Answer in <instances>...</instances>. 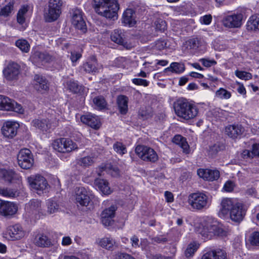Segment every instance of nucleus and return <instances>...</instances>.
<instances>
[{"instance_id": "1", "label": "nucleus", "mask_w": 259, "mask_h": 259, "mask_svg": "<svg viewBox=\"0 0 259 259\" xmlns=\"http://www.w3.org/2000/svg\"><path fill=\"white\" fill-rule=\"evenodd\" d=\"M246 212V209L242 203L236 202L231 198H226L221 201L219 215L220 217H226L229 214L232 221L239 224L243 221Z\"/></svg>"}, {"instance_id": "2", "label": "nucleus", "mask_w": 259, "mask_h": 259, "mask_svg": "<svg viewBox=\"0 0 259 259\" xmlns=\"http://www.w3.org/2000/svg\"><path fill=\"white\" fill-rule=\"evenodd\" d=\"M93 7L96 13L107 19H117L119 7L117 0H93Z\"/></svg>"}, {"instance_id": "3", "label": "nucleus", "mask_w": 259, "mask_h": 259, "mask_svg": "<svg viewBox=\"0 0 259 259\" xmlns=\"http://www.w3.org/2000/svg\"><path fill=\"white\" fill-rule=\"evenodd\" d=\"M174 107L176 114L185 120L192 119L198 114L196 107L184 98L177 100L174 103Z\"/></svg>"}, {"instance_id": "4", "label": "nucleus", "mask_w": 259, "mask_h": 259, "mask_svg": "<svg viewBox=\"0 0 259 259\" xmlns=\"http://www.w3.org/2000/svg\"><path fill=\"white\" fill-rule=\"evenodd\" d=\"M200 234L205 239H211L214 237H226L228 232L218 225L207 224L203 227Z\"/></svg>"}, {"instance_id": "5", "label": "nucleus", "mask_w": 259, "mask_h": 259, "mask_svg": "<svg viewBox=\"0 0 259 259\" xmlns=\"http://www.w3.org/2000/svg\"><path fill=\"white\" fill-rule=\"evenodd\" d=\"M27 180L30 187L39 194L46 190L49 186L46 178L39 174L31 175Z\"/></svg>"}, {"instance_id": "6", "label": "nucleus", "mask_w": 259, "mask_h": 259, "mask_svg": "<svg viewBox=\"0 0 259 259\" xmlns=\"http://www.w3.org/2000/svg\"><path fill=\"white\" fill-rule=\"evenodd\" d=\"M62 5L63 2L62 0H49L48 11L46 16V19L47 22H53L59 18L61 13Z\"/></svg>"}, {"instance_id": "7", "label": "nucleus", "mask_w": 259, "mask_h": 259, "mask_svg": "<svg viewBox=\"0 0 259 259\" xmlns=\"http://www.w3.org/2000/svg\"><path fill=\"white\" fill-rule=\"evenodd\" d=\"M54 149L61 153H68L78 148L77 144L71 140L62 138L54 141Z\"/></svg>"}, {"instance_id": "8", "label": "nucleus", "mask_w": 259, "mask_h": 259, "mask_svg": "<svg viewBox=\"0 0 259 259\" xmlns=\"http://www.w3.org/2000/svg\"><path fill=\"white\" fill-rule=\"evenodd\" d=\"M17 161L19 166L22 169H29L34 164L33 156L28 149H21L17 155Z\"/></svg>"}, {"instance_id": "9", "label": "nucleus", "mask_w": 259, "mask_h": 259, "mask_svg": "<svg viewBox=\"0 0 259 259\" xmlns=\"http://www.w3.org/2000/svg\"><path fill=\"white\" fill-rule=\"evenodd\" d=\"M135 152L137 155L144 161L155 162L158 159L156 152L152 148L146 146H137L136 147Z\"/></svg>"}, {"instance_id": "10", "label": "nucleus", "mask_w": 259, "mask_h": 259, "mask_svg": "<svg viewBox=\"0 0 259 259\" xmlns=\"http://www.w3.org/2000/svg\"><path fill=\"white\" fill-rule=\"evenodd\" d=\"M72 25L76 29L80 30L82 33L87 31V25L83 18V12L80 9L73 8L70 11Z\"/></svg>"}, {"instance_id": "11", "label": "nucleus", "mask_w": 259, "mask_h": 259, "mask_svg": "<svg viewBox=\"0 0 259 259\" xmlns=\"http://www.w3.org/2000/svg\"><path fill=\"white\" fill-rule=\"evenodd\" d=\"M188 203L193 208L200 210L207 206L208 197L202 193H192L188 197Z\"/></svg>"}, {"instance_id": "12", "label": "nucleus", "mask_w": 259, "mask_h": 259, "mask_svg": "<svg viewBox=\"0 0 259 259\" xmlns=\"http://www.w3.org/2000/svg\"><path fill=\"white\" fill-rule=\"evenodd\" d=\"M0 110L13 111L19 113H22L24 110L21 104L14 100L0 95Z\"/></svg>"}, {"instance_id": "13", "label": "nucleus", "mask_w": 259, "mask_h": 259, "mask_svg": "<svg viewBox=\"0 0 259 259\" xmlns=\"http://www.w3.org/2000/svg\"><path fill=\"white\" fill-rule=\"evenodd\" d=\"M76 203L81 206H87L91 202L93 195L84 187H78L75 189Z\"/></svg>"}, {"instance_id": "14", "label": "nucleus", "mask_w": 259, "mask_h": 259, "mask_svg": "<svg viewBox=\"0 0 259 259\" xmlns=\"http://www.w3.org/2000/svg\"><path fill=\"white\" fill-rule=\"evenodd\" d=\"M243 19V15L241 13H237L225 17L223 20V24L226 27L238 28L241 26Z\"/></svg>"}, {"instance_id": "15", "label": "nucleus", "mask_w": 259, "mask_h": 259, "mask_svg": "<svg viewBox=\"0 0 259 259\" xmlns=\"http://www.w3.org/2000/svg\"><path fill=\"white\" fill-rule=\"evenodd\" d=\"M25 210L30 215H46V210L41 206V201L38 199H32L25 205ZM37 217H36V218Z\"/></svg>"}, {"instance_id": "16", "label": "nucleus", "mask_w": 259, "mask_h": 259, "mask_svg": "<svg viewBox=\"0 0 259 259\" xmlns=\"http://www.w3.org/2000/svg\"><path fill=\"white\" fill-rule=\"evenodd\" d=\"M110 38L112 41L122 46L126 49H130L132 48L131 45L126 41L125 33L123 30L114 29L110 34Z\"/></svg>"}, {"instance_id": "17", "label": "nucleus", "mask_w": 259, "mask_h": 259, "mask_svg": "<svg viewBox=\"0 0 259 259\" xmlns=\"http://www.w3.org/2000/svg\"><path fill=\"white\" fill-rule=\"evenodd\" d=\"M20 68L16 63H9L3 71L5 77L9 80L17 79L20 73Z\"/></svg>"}, {"instance_id": "18", "label": "nucleus", "mask_w": 259, "mask_h": 259, "mask_svg": "<svg viewBox=\"0 0 259 259\" xmlns=\"http://www.w3.org/2000/svg\"><path fill=\"white\" fill-rule=\"evenodd\" d=\"M18 210L17 205L13 202L0 200V214L8 217L15 214Z\"/></svg>"}, {"instance_id": "19", "label": "nucleus", "mask_w": 259, "mask_h": 259, "mask_svg": "<svg viewBox=\"0 0 259 259\" xmlns=\"http://www.w3.org/2000/svg\"><path fill=\"white\" fill-rule=\"evenodd\" d=\"M19 127L18 123L14 121H8L6 122L2 128L3 135L8 138H13L17 133Z\"/></svg>"}, {"instance_id": "20", "label": "nucleus", "mask_w": 259, "mask_h": 259, "mask_svg": "<svg viewBox=\"0 0 259 259\" xmlns=\"http://www.w3.org/2000/svg\"><path fill=\"white\" fill-rule=\"evenodd\" d=\"M2 177L5 181L9 184H20L22 181V177L12 169H3L1 171Z\"/></svg>"}, {"instance_id": "21", "label": "nucleus", "mask_w": 259, "mask_h": 259, "mask_svg": "<svg viewBox=\"0 0 259 259\" xmlns=\"http://www.w3.org/2000/svg\"><path fill=\"white\" fill-rule=\"evenodd\" d=\"M201 259H228V254L224 249L218 248L207 251Z\"/></svg>"}, {"instance_id": "22", "label": "nucleus", "mask_w": 259, "mask_h": 259, "mask_svg": "<svg viewBox=\"0 0 259 259\" xmlns=\"http://www.w3.org/2000/svg\"><path fill=\"white\" fill-rule=\"evenodd\" d=\"M81 121L95 130L99 129L101 126V122L99 118L91 114L83 115L80 117Z\"/></svg>"}, {"instance_id": "23", "label": "nucleus", "mask_w": 259, "mask_h": 259, "mask_svg": "<svg viewBox=\"0 0 259 259\" xmlns=\"http://www.w3.org/2000/svg\"><path fill=\"white\" fill-rule=\"evenodd\" d=\"M197 174L199 177L209 181L218 180L220 177V171L218 170L199 168L197 170Z\"/></svg>"}, {"instance_id": "24", "label": "nucleus", "mask_w": 259, "mask_h": 259, "mask_svg": "<svg viewBox=\"0 0 259 259\" xmlns=\"http://www.w3.org/2000/svg\"><path fill=\"white\" fill-rule=\"evenodd\" d=\"M244 132V128L240 124L229 125L225 128L226 134L233 139L240 138Z\"/></svg>"}, {"instance_id": "25", "label": "nucleus", "mask_w": 259, "mask_h": 259, "mask_svg": "<svg viewBox=\"0 0 259 259\" xmlns=\"http://www.w3.org/2000/svg\"><path fill=\"white\" fill-rule=\"evenodd\" d=\"M7 232L12 240L20 239L25 235L22 227L19 224L9 226L7 228Z\"/></svg>"}, {"instance_id": "26", "label": "nucleus", "mask_w": 259, "mask_h": 259, "mask_svg": "<svg viewBox=\"0 0 259 259\" xmlns=\"http://www.w3.org/2000/svg\"><path fill=\"white\" fill-rule=\"evenodd\" d=\"M136 18L135 12L132 9H127L123 14L122 23L125 26L133 27L137 23Z\"/></svg>"}, {"instance_id": "27", "label": "nucleus", "mask_w": 259, "mask_h": 259, "mask_svg": "<svg viewBox=\"0 0 259 259\" xmlns=\"http://www.w3.org/2000/svg\"><path fill=\"white\" fill-rule=\"evenodd\" d=\"M94 184L96 188L100 191L103 194L107 195L111 193L109 183L106 180L97 178L95 180Z\"/></svg>"}, {"instance_id": "28", "label": "nucleus", "mask_w": 259, "mask_h": 259, "mask_svg": "<svg viewBox=\"0 0 259 259\" xmlns=\"http://www.w3.org/2000/svg\"><path fill=\"white\" fill-rule=\"evenodd\" d=\"M34 242L40 247H50L53 245L51 239L44 234H38L35 236Z\"/></svg>"}, {"instance_id": "29", "label": "nucleus", "mask_w": 259, "mask_h": 259, "mask_svg": "<svg viewBox=\"0 0 259 259\" xmlns=\"http://www.w3.org/2000/svg\"><path fill=\"white\" fill-rule=\"evenodd\" d=\"M128 98L124 95H119L117 98V104L119 112L125 114L128 110Z\"/></svg>"}, {"instance_id": "30", "label": "nucleus", "mask_w": 259, "mask_h": 259, "mask_svg": "<svg viewBox=\"0 0 259 259\" xmlns=\"http://www.w3.org/2000/svg\"><path fill=\"white\" fill-rule=\"evenodd\" d=\"M32 59L35 61L46 63L49 62L52 59V57L46 52H35L32 55Z\"/></svg>"}, {"instance_id": "31", "label": "nucleus", "mask_w": 259, "mask_h": 259, "mask_svg": "<svg viewBox=\"0 0 259 259\" xmlns=\"http://www.w3.org/2000/svg\"><path fill=\"white\" fill-rule=\"evenodd\" d=\"M82 68L88 73L98 72V63L97 59L94 57L91 58L90 60L83 64Z\"/></svg>"}, {"instance_id": "32", "label": "nucleus", "mask_w": 259, "mask_h": 259, "mask_svg": "<svg viewBox=\"0 0 259 259\" xmlns=\"http://www.w3.org/2000/svg\"><path fill=\"white\" fill-rule=\"evenodd\" d=\"M34 79L35 81L34 88L36 90L39 91H47L49 89L48 81L45 77L39 75H35Z\"/></svg>"}, {"instance_id": "33", "label": "nucleus", "mask_w": 259, "mask_h": 259, "mask_svg": "<svg viewBox=\"0 0 259 259\" xmlns=\"http://www.w3.org/2000/svg\"><path fill=\"white\" fill-rule=\"evenodd\" d=\"M246 27L248 31L259 30V15L251 16L247 22Z\"/></svg>"}, {"instance_id": "34", "label": "nucleus", "mask_w": 259, "mask_h": 259, "mask_svg": "<svg viewBox=\"0 0 259 259\" xmlns=\"http://www.w3.org/2000/svg\"><path fill=\"white\" fill-rule=\"evenodd\" d=\"M172 142L179 145L186 153H189V146L186 141V139L180 135H177L172 139Z\"/></svg>"}, {"instance_id": "35", "label": "nucleus", "mask_w": 259, "mask_h": 259, "mask_svg": "<svg viewBox=\"0 0 259 259\" xmlns=\"http://www.w3.org/2000/svg\"><path fill=\"white\" fill-rule=\"evenodd\" d=\"M33 126L42 131H47L51 127V124L48 119H34L32 121Z\"/></svg>"}, {"instance_id": "36", "label": "nucleus", "mask_w": 259, "mask_h": 259, "mask_svg": "<svg viewBox=\"0 0 259 259\" xmlns=\"http://www.w3.org/2000/svg\"><path fill=\"white\" fill-rule=\"evenodd\" d=\"M47 209L46 210V215L57 212L60 209L59 204L55 201L49 199L46 202Z\"/></svg>"}, {"instance_id": "37", "label": "nucleus", "mask_w": 259, "mask_h": 259, "mask_svg": "<svg viewBox=\"0 0 259 259\" xmlns=\"http://www.w3.org/2000/svg\"><path fill=\"white\" fill-rule=\"evenodd\" d=\"M115 240L110 237H105L101 239L99 245L108 250H113L116 247Z\"/></svg>"}, {"instance_id": "38", "label": "nucleus", "mask_w": 259, "mask_h": 259, "mask_svg": "<svg viewBox=\"0 0 259 259\" xmlns=\"http://www.w3.org/2000/svg\"><path fill=\"white\" fill-rule=\"evenodd\" d=\"M66 85L67 89L73 93H78L83 90V87L73 79L67 81Z\"/></svg>"}, {"instance_id": "39", "label": "nucleus", "mask_w": 259, "mask_h": 259, "mask_svg": "<svg viewBox=\"0 0 259 259\" xmlns=\"http://www.w3.org/2000/svg\"><path fill=\"white\" fill-rule=\"evenodd\" d=\"M96 158L94 156H88L80 158L77 163L81 166L87 167L92 165L96 161Z\"/></svg>"}, {"instance_id": "40", "label": "nucleus", "mask_w": 259, "mask_h": 259, "mask_svg": "<svg viewBox=\"0 0 259 259\" xmlns=\"http://www.w3.org/2000/svg\"><path fill=\"white\" fill-rule=\"evenodd\" d=\"M7 4L3 7L0 11V15L4 17H7L10 15L14 9V2L10 0L6 2Z\"/></svg>"}, {"instance_id": "41", "label": "nucleus", "mask_w": 259, "mask_h": 259, "mask_svg": "<svg viewBox=\"0 0 259 259\" xmlns=\"http://www.w3.org/2000/svg\"><path fill=\"white\" fill-rule=\"evenodd\" d=\"M139 116L143 120L149 119L153 116L152 110L150 107L142 108L139 111Z\"/></svg>"}, {"instance_id": "42", "label": "nucleus", "mask_w": 259, "mask_h": 259, "mask_svg": "<svg viewBox=\"0 0 259 259\" xmlns=\"http://www.w3.org/2000/svg\"><path fill=\"white\" fill-rule=\"evenodd\" d=\"M15 45L23 52L27 53L30 50V45L25 39H19L16 41Z\"/></svg>"}, {"instance_id": "43", "label": "nucleus", "mask_w": 259, "mask_h": 259, "mask_svg": "<svg viewBox=\"0 0 259 259\" xmlns=\"http://www.w3.org/2000/svg\"><path fill=\"white\" fill-rule=\"evenodd\" d=\"M28 11V6H23L18 11L17 16V20L20 24H23L25 22L24 15Z\"/></svg>"}, {"instance_id": "44", "label": "nucleus", "mask_w": 259, "mask_h": 259, "mask_svg": "<svg viewBox=\"0 0 259 259\" xmlns=\"http://www.w3.org/2000/svg\"><path fill=\"white\" fill-rule=\"evenodd\" d=\"M93 102L100 110L105 109L107 106V102L105 98L102 96H99L94 98Z\"/></svg>"}, {"instance_id": "45", "label": "nucleus", "mask_w": 259, "mask_h": 259, "mask_svg": "<svg viewBox=\"0 0 259 259\" xmlns=\"http://www.w3.org/2000/svg\"><path fill=\"white\" fill-rule=\"evenodd\" d=\"M198 248V246L195 242L189 244L185 252L186 257H189L192 256L196 251Z\"/></svg>"}, {"instance_id": "46", "label": "nucleus", "mask_w": 259, "mask_h": 259, "mask_svg": "<svg viewBox=\"0 0 259 259\" xmlns=\"http://www.w3.org/2000/svg\"><path fill=\"white\" fill-rule=\"evenodd\" d=\"M224 146L220 144H214L211 146L209 147L208 150V154L211 157L214 156L218 152L224 149Z\"/></svg>"}, {"instance_id": "47", "label": "nucleus", "mask_w": 259, "mask_h": 259, "mask_svg": "<svg viewBox=\"0 0 259 259\" xmlns=\"http://www.w3.org/2000/svg\"><path fill=\"white\" fill-rule=\"evenodd\" d=\"M113 149L118 154L122 155L126 153L127 150L125 146L121 142H116L113 144Z\"/></svg>"}, {"instance_id": "48", "label": "nucleus", "mask_w": 259, "mask_h": 259, "mask_svg": "<svg viewBox=\"0 0 259 259\" xmlns=\"http://www.w3.org/2000/svg\"><path fill=\"white\" fill-rule=\"evenodd\" d=\"M215 96L222 99H228L231 97V93L224 88H220L215 92Z\"/></svg>"}, {"instance_id": "49", "label": "nucleus", "mask_w": 259, "mask_h": 259, "mask_svg": "<svg viewBox=\"0 0 259 259\" xmlns=\"http://www.w3.org/2000/svg\"><path fill=\"white\" fill-rule=\"evenodd\" d=\"M249 241L251 245L259 246V231L253 232L249 237Z\"/></svg>"}, {"instance_id": "50", "label": "nucleus", "mask_w": 259, "mask_h": 259, "mask_svg": "<svg viewBox=\"0 0 259 259\" xmlns=\"http://www.w3.org/2000/svg\"><path fill=\"white\" fill-rule=\"evenodd\" d=\"M235 74L238 78L245 80H249L252 77V75L250 73L238 70L235 71Z\"/></svg>"}, {"instance_id": "51", "label": "nucleus", "mask_w": 259, "mask_h": 259, "mask_svg": "<svg viewBox=\"0 0 259 259\" xmlns=\"http://www.w3.org/2000/svg\"><path fill=\"white\" fill-rule=\"evenodd\" d=\"M16 191L9 188H0V194L8 197H15L16 195Z\"/></svg>"}, {"instance_id": "52", "label": "nucleus", "mask_w": 259, "mask_h": 259, "mask_svg": "<svg viewBox=\"0 0 259 259\" xmlns=\"http://www.w3.org/2000/svg\"><path fill=\"white\" fill-rule=\"evenodd\" d=\"M116 209V206L114 205H111L109 208H106L103 211L101 216H104L105 218V217L114 218Z\"/></svg>"}, {"instance_id": "53", "label": "nucleus", "mask_w": 259, "mask_h": 259, "mask_svg": "<svg viewBox=\"0 0 259 259\" xmlns=\"http://www.w3.org/2000/svg\"><path fill=\"white\" fill-rule=\"evenodd\" d=\"M173 73L180 74L185 70V65L184 64L178 62H172Z\"/></svg>"}, {"instance_id": "54", "label": "nucleus", "mask_w": 259, "mask_h": 259, "mask_svg": "<svg viewBox=\"0 0 259 259\" xmlns=\"http://www.w3.org/2000/svg\"><path fill=\"white\" fill-rule=\"evenodd\" d=\"M155 25L156 29L161 32L164 31L167 27L166 22L162 19H159L156 21L155 22Z\"/></svg>"}, {"instance_id": "55", "label": "nucleus", "mask_w": 259, "mask_h": 259, "mask_svg": "<svg viewBox=\"0 0 259 259\" xmlns=\"http://www.w3.org/2000/svg\"><path fill=\"white\" fill-rule=\"evenodd\" d=\"M167 47V41L164 39H159L155 42V48L158 50H162Z\"/></svg>"}, {"instance_id": "56", "label": "nucleus", "mask_w": 259, "mask_h": 259, "mask_svg": "<svg viewBox=\"0 0 259 259\" xmlns=\"http://www.w3.org/2000/svg\"><path fill=\"white\" fill-rule=\"evenodd\" d=\"M212 16L210 14L205 15L200 18V22L202 24L209 25L212 21Z\"/></svg>"}, {"instance_id": "57", "label": "nucleus", "mask_w": 259, "mask_h": 259, "mask_svg": "<svg viewBox=\"0 0 259 259\" xmlns=\"http://www.w3.org/2000/svg\"><path fill=\"white\" fill-rule=\"evenodd\" d=\"M199 61L201 62L204 66L206 67H209L217 64V62L214 60H210L204 58L200 59Z\"/></svg>"}, {"instance_id": "58", "label": "nucleus", "mask_w": 259, "mask_h": 259, "mask_svg": "<svg viewBox=\"0 0 259 259\" xmlns=\"http://www.w3.org/2000/svg\"><path fill=\"white\" fill-rule=\"evenodd\" d=\"M133 82L138 85H143L144 87H147L149 84V81L146 79L141 78H134L132 80Z\"/></svg>"}, {"instance_id": "59", "label": "nucleus", "mask_w": 259, "mask_h": 259, "mask_svg": "<svg viewBox=\"0 0 259 259\" xmlns=\"http://www.w3.org/2000/svg\"><path fill=\"white\" fill-rule=\"evenodd\" d=\"M113 218L101 216V222L103 225L105 226H111L113 223Z\"/></svg>"}, {"instance_id": "60", "label": "nucleus", "mask_w": 259, "mask_h": 259, "mask_svg": "<svg viewBox=\"0 0 259 259\" xmlns=\"http://www.w3.org/2000/svg\"><path fill=\"white\" fill-rule=\"evenodd\" d=\"M188 42L191 49H196L199 45V40L197 38L190 39Z\"/></svg>"}, {"instance_id": "61", "label": "nucleus", "mask_w": 259, "mask_h": 259, "mask_svg": "<svg viewBox=\"0 0 259 259\" xmlns=\"http://www.w3.org/2000/svg\"><path fill=\"white\" fill-rule=\"evenodd\" d=\"M146 256L148 259H170L169 257H166L161 254L147 253Z\"/></svg>"}, {"instance_id": "62", "label": "nucleus", "mask_w": 259, "mask_h": 259, "mask_svg": "<svg viewBox=\"0 0 259 259\" xmlns=\"http://www.w3.org/2000/svg\"><path fill=\"white\" fill-rule=\"evenodd\" d=\"M234 188V184L232 181H228L224 185V189L227 192H231Z\"/></svg>"}, {"instance_id": "63", "label": "nucleus", "mask_w": 259, "mask_h": 259, "mask_svg": "<svg viewBox=\"0 0 259 259\" xmlns=\"http://www.w3.org/2000/svg\"><path fill=\"white\" fill-rule=\"evenodd\" d=\"M252 155L259 157V144H254L252 146Z\"/></svg>"}, {"instance_id": "64", "label": "nucleus", "mask_w": 259, "mask_h": 259, "mask_svg": "<svg viewBox=\"0 0 259 259\" xmlns=\"http://www.w3.org/2000/svg\"><path fill=\"white\" fill-rule=\"evenodd\" d=\"M118 259H135L133 256L132 255L126 253H120L118 256Z\"/></svg>"}]
</instances>
